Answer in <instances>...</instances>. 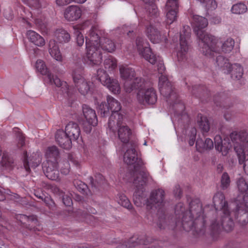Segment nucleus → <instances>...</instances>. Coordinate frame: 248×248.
I'll return each mask as SVG.
<instances>
[{
    "mask_svg": "<svg viewBox=\"0 0 248 248\" xmlns=\"http://www.w3.org/2000/svg\"><path fill=\"white\" fill-rule=\"evenodd\" d=\"M159 68H158L159 72L162 74V73L165 70V67L161 63H159Z\"/></svg>",
    "mask_w": 248,
    "mask_h": 248,
    "instance_id": "nucleus-63",
    "label": "nucleus"
},
{
    "mask_svg": "<svg viewBox=\"0 0 248 248\" xmlns=\"http://www.w3.org/2000/svg\"><path fill=\"white\" fill-rule=\"evenodd\" d=\"M231 145L229 142L224 140L222 145L217 146V150L221 152L222 155H226L230 150Z\"/></svg>",
    "mask_w": 248,
    "mask_h": 248,
    "instance_id": "nucleus-46",
    "label": "nucleus"
},
{
    "mask_svg": "<svg viewBox=\"0 0 248 248\" xmlns=\"http://www.w3.org/2000/svg\"><path fill=\"white\" fill-rule=\"evenodd\" d=\"M167 22L169 24H171L176 19L177 13L178 10H167Z\"/></svg>",
    "mask_w": 248,
    "mask_h": 248,
    "instance_id": "nucleus-45",
    "label": "nucleus"
},
{
    "mask_svg": "<svg viewBox=\"0 0 248 248\" xmlns=\"http://www.w3.org/2000/svg\"><path fill=\"white\" fill-rule=\"evenodd\" d=\"M123 117L124 116H119V118L117 119L114 131L110 130L109 128L108 129L110 131L115 133L116 128H117V134L119 139L123 143H125L126 145L128 144L133 143H128L132 136V132L127 125L123 124Z\"/></svg>",
    "mask_w": 248,
    "mask_h": 248,
    "instance_id": "nucleus-14",
    "label": "nucleus"
},
{
    "mask_svg": "<svg viewBox=\"0 0 248 248\" xmlns=\"http://www.w3.org/2000/svg\"><path fill=\"white\" fill-rule=\"evenodd\" d=\"M73 2V0H56V3L58 6H64Z\"/></svg>",
    "mask_w": 248,
    "mask_h": 248,
    "instance_id": "nucleus-58",
    "label": "nucleus"
},
{
    "mask_svg": "<svg viewBox=\"0 0 248 248\" xmlns=\"http://www.w3.org/2000/svg\"><path fill=\"white\" fill-rule=\"evenodd\" d=\"M45 156L46 162L58 163V159L60 157V151L55 146L47 147L45 152Z\"/></svg>",
    "mask_w": 248,
    "mask_h": 248,
    "instance_id": "nucleus-28",
    "label": "nucleus"
},
{
    "mask_svg": "<svg viewBox=\"0 0 248 248\" xmlns=\"http://www.w3.org/2000/svg\"><path fill=\"white\" fill-rule=\"evenodd\" d=\"M234 41L231 38H227L222 44L221 50L224 53H229L233 49Z\"/></svg>",
    "mask_w": 248,
    "mask_h": 248,
    "instance_id": "nucleus-36",
    "label": "nucleus"
},
{
    "mask_svg": "<svg viewBox=\"0 0 248 248\" xmlns=\"http://www.w3.org/2000/svg\"><path fill=\"white\" fill-rule=\"evenodd\" d=\"M213 205L216 210L219 212V217L211 222V228L213 231H217L222 228L225 231L230 232L234 227L233 218L238 219L239 222L240 216L243 213L238 214L237 207L235 211H231L223 193L218 192L214 195Z\"/></svg>",
    "mask_w": 248,
    "mask_h": 248,
    "instance_id": "nucleus-1",
    "label": "nucleus"
},
{
    "mask_svg": "<svg viewBox=\"0 0 248 248\" xmlns=\"http://www.w3.org/2000/svg\"><path fill=\"white\" fill-rule=\"evenodd\" d=\"M200 120H199L198 122L200 128L203 132H207L209 130L210 125L209 121L206 117L202 116H199Z\"/></svg>",
    "mask_w": 248,
    "mask_h": 248,
    "instance_id": "nucleus-40",
    "label": "nucleus"
},
{
    "mask_svg": "<svg viewBox=\"0 0 248 248\" xmlns=\"http://www.w3.org/2000/svg\"><path fill=\"white\" fill-rule=\"evenodd\" d=\"M98 28L92 27L86 36V57L89 64L98 65L102 61V56L98 43Z\"/></svg>",
    "mask_w": 248,
    "mask_h": 248,
    "instance_id": "nucleus-5",
    "label": "nucleus"
},
{
    "mask_svg": "<svg viewBox=\"0 0 248 248\" xmlns=\"http://www.w3.org/2000/svg\"><path fill=\"white\" fill-rule=\"evenodd\" d=\"M13 163V159L10 158L7 154L3 153L2 156L1 165L7 168H12Z\"/></svg>",
    "mask_w": 248,
    "mask_h": 248,
    "instance_id": "nucleus-48",
    "label": "nucleus"
},
{
    "mask_svg": "<svg viewBox=\"0 0 248 248\" xmlns=\"http://www.w3.org/2000/svg\"><path fill=\"white\" fill-rule=\"evenodd\" d=\"M202 3L207 10H213L217 7V3L215 0H204Z\"/></svg>",
    "mask_w": 248,
    "mask_h": 248,
    "instance_id": "nucleus-49",
    "label": "nucleus"
},
{
    "mask_svg": "<svg viewBox=\"0 0 248 248\" xmlns=\"http://www.w3.org/2000/svg\"><path fill=\"white\" fill-rule=\"evenodd\" d=\"M106 100L107 103L102 102L99 105L98 112L101 117H105L108 116L111 111V114L108 122V127L114 131L117 119L119 118V116H123L120 112L122 106L117 99L110 95L107 96Z\"/></svg>",
    "mask_w": 248,
    "mask_h": 248,
    "instance_id": "nucleus-6",
    "label": "nucleus"
},
{
    "mask_svg": "<svg viewBox=\"0 0 248 248\" xmlns=\"http://www.w3.org/2000/svg\"><path fill=\"white\" fill-rule=\"evenodd\" d=\"M104 64L105 68L110 72L117 67V62L115 58L109 57L105 59Z\"/></svg>",
    "mask_w": 248,
    "mask_h": 248,
    "instance_id": "nucleus-38",
    "label": "nucleus"
},
{
    "mask_svg": "<svg viewBox=\"0 0 248 248\" xmlns=\"http://www.w3.org/2000/svg\"><path fill=\"white\" fill-rule=\"evenodd\" d=\"M152 240L153 239L151 238L147 237L146 236H144L140 239L133 237L129 240L128 246L126 245V247L127 248H129L135 247L138 244H142L144 245L151 244V246L149 247L148 248H160L159 247H155V246L154 244H152Z\"/></svg>",
    "mask_w": 248,
    "mask_h": 248,
    "instance_id": "nucleus-25",
    "label": "nucleus"
},
{
    "mask_svg": "<svg viewBox=\"0 0 248 248\" xmlns=\"http://www.w3.org/2000/svg\"><path fill=\"white\" fill-rule=\"evenodd\" d=\"M97 77L101 83L114 94H119L121 92L120 84L117 79L111 78L105 71L99 69Z\"/></svg>",
    "mask_w": 248,
    "mask_h": 248,
    "instance_id": "nucleus-13",
    "label": "nucleus"
},
{
    "mask_svg": "<svg viewBox=\"0 0 248 248\" xmlns=\"http://www.w3.org/2000/svg\"><path fill=\"white\" fill-rule=\"evenodd\" d=\"M140 176H137L134 179V185L136 190L133 195L134 204L138 207H141L147 202L146 195L144 193V186L145 185L149 176V174L145 171H140Z\"/></svg>",
    "mask_w": 248,
    "mask_h": 248,
    "instance_id": "nucleus-9",
    "label": "nucleus"
},
{
    "mask_svg": "<svg viewBox=\"0 0 248 248\" xmlns=\"http://www.w3.org/2000/svg\"><path fill=\"white\" fill-rule=\"evenodd\" d=\"M120 77L124 82V91L130 93L142 82V78L136 76L134 69L127 65H122L119 68Z\"/></svg>",
    "mask_w": 248,
    "mask_h": 248,
    "instance_id": "nucleus-7",
    "label": "nucleus"
},
{
    "mask_svg": "<svg viewBox=\"0 0 248 248\" xmlns=\"http://www.w3.org/2000/svg\"><path fill=\"white\" fill-rule=\"evenodd\" d=\"M44 202L50 209L54 210L55 208V203L54 201L49 197H45Z\"/></svg>",
    "mask_w": 248,
    "mask_h": 248,
    "instance_id": "nucleus-53",
    "label": "nucleus"
},
{
    "mask_svg": "<svg viewBox=\"0 0 248 248\" xmlns=\"http://www.w3.org/2000/svg\"><path fill=\"white\" fill-rule=\"evenodd\" d=\"M26 35L29 40L34 45L42 47L45 45L44 38L36 32L29 30L27 32Z\"/></svg>",
    "mask_w": 248,
    "mask_h": 248,
    "instance_id": "nucleus-27",
    "label": "nucleus"
},
{
    "mask_svg": "<svg viewBox=\"0 0 248 248\" xmlns=\"http://www.w3.org/2000/svg\"><path fill=\"white\" fill-rule=\"evenodd\" d=\"M98 43L100 44L101 48L108 52H113L116 48V46L114 42L108 38H104L100 39L98 36Z\"/></svg>",
    "mask_w": 248,
    "mask_h": 248,
    "instance_id": "nucleus-30",
    "label": "nucleus"
},
{
    "mask_svg": "<svg viewBox=\"0 0 248 248\" xmlns=\"http://www.w3.org/2000/svg\"><path fill=\"white\" fill-rule=\"evenodd\" d=\"M135 90H137L136 99L139 104L145 106L154 105L156 102L157 95L156 91L153 87L147 86L144 79H142L140 85L136 87Z\"/></svg>",
    "mask_w": 248,
    "mask_h": 248,
    "instance_id": "nucleus-8",
    "label": "nucleus"
},
{
    "mask_svg": "<svg viewBox=\"0 0 248 248\" xmlns=\"http://www.w3.org/2000/svg\"><path fill=\"white\" fill-rule=\"evenodd\" d=\"M184 211L183 203H179L176 205L175 214L176 226H182L186 231L196 229L199 226H204L205 220L201 203L191 202L190 203L189 210L186 212Z\"/></svg>",
    "mask_w": 248,
    "mask_h": 248,
    "instance_id": "nucleus-2",
    "label": "nucleus"
},
{
    "mask_svg": "<svg viewBox=\"0 0 248 248\" xmlns=\"http://www.w3.org/2000/svg\"><path fill=\"white\" fill-rule=\"evenodd\" d=\"M230 178L226 172H224L221 178V187L222 189H225L228 187L230 184Z\"/></svg>",
    "mask_w": 248,
    "mask_h": 248,
    "instance_id": "nucleus-47",
    "label": "nucleus"
},
{
    "mask_svg": "<svg viewBox=\"0 0 248 248\" xmlns=\"http://www.w3.org/2000/svg\"><path fill=\"white\" fill-rule=\"evenodd\" d=\"M83 113L87 123L95 126L97 124V118L95 111L88 106H83Z\"/></svg>",
    "mask_w": 248,
    "mask_h": 248,
    "instance_id": "nucleus-24",
    "label": "nucleus"
},
{
    "mask_svg": "<svg viewBox=\"0 0 248 248\" xmlns=\"http://www.w3.org/2000/svg\"><path fill=\"white\" fill-rule=\"evenodd\" d=\"M136 44L139 54L151 64H155L156 61V58L152 53L148 41L142 37H138L136 39Z\"/></svg>",
    "mask_w": 248,
    "mask_h": 248,
    "instance_id": "nucleus-12",
    "label": "nucleus"
},
{
    "mask_svg": "<svg viewBox=\"0 0 248 248\" xmlns=\"http://www.w3.org/2000/svg\"><path fill=\"white\" fill-rule=\"evenodd\" d=\"M62 201L66 206H70L72 204V198L67 195H64L62 198Z\"/></svg>",
    "mask_w": 248,
    "mask_h": 248,
    "instance_id": "nucleus-55",
    "label": "nucleus"
},
{
    "mask_svg": "<svg viewBox=\"0 0 248 248\" xmlns=\"http://www.w3.org/2000/svg\"><path fill=\"white\" fill-rule=\"evenodd\" d=\"M49 81L50 83L51 84H54L57 87H62V92L67 93L68 92V85L67 84V83L64 81H62L60 80V78H59L57 77H54L53 75H51V80L52 82L50 81L49 79Z\"/></svg>",
    "mask_w": 248,
    "mask_h": 248,
    "instance_id": "nucleus-37",
    "label": "nucleus"
},
{
    "mask_svg": "<svg viewBox=\"0 0 248 248\" xmlns=\"http://www.w3.org/2000/svg\"><path fill=\"white\" fill-rule=\"evenodd\" d=\"M215 148H217V146H220L223 144V141L220 135H216L214 138Z\"/></svg>",
    "mask_w": 248,
    "mask_h": 248,
    "instance_id": "nucleus-57",
    "label": "nucleus"
},
{
    "mask_svg": "<svg viewBox=\"0 0 248 248\" xmlns=\"http://www.w3.org/2000/svg\"><path fill=\"white\" fill-rule=\"evenodd\" d=\"M118 202L119 204L131 211V212L134 213L135 212L129 200L124 195L122 194L118 195Z\"/></svg>",
    "mask_w": 248,
    "mask_h": 248,
    "instance_id": "nucleus-35",
    "label": "nucleus"
},
{
    "mask_svg": "<svg viewBox=\"0 0 248 248\" xmlns=\"http://www.w3.org/2000/svg\"><path fill=\"white\" fill-rule=\"evenodd\" d=\"M73 184L77 190L83 194L88 195V186L83 182L79 180H75Z\"/></svg>",
    "mask_w": 248,
    "mask_h": 248,
    "instance_id": "nucleus-39",
    "label": "nucleus"
},
{
    "mask_svg": "<svg viewBox=\"0 0 248 248\" xmlns=\"http://www.w3.org/2000/svg\"><path fill=\"white\" fill-rule=\"evenodd\" d=\"M166 10H178V3L177 0H168L166 4Z\"/></svg>",
    "mask_w": 248,
    "mask_h": 248,
    "instance_id": "nucleus-50",
    "label": "nucleus"
},
{
    "mask_svg": "<svg viewBox=\"0 0 248 248\" xmlns=\"http://www.w3.org/2000/svg\"><path fill=\"white\" fill-rule=\"evenodd\" d=\"M197 150L199 152H202L205 150L204 141L202 139H198L196 142Z\"/></svg>",
    "mask_w": 248,
    "mask_h": 248,
    "instance_id": "nucleus-52",
    "label": "nucleus"
},
{
    "mask_svg": "<svg viewBox=\"0 0 248 248\" xmlns=\"http://www.w3.org/2000/svg\"><path fill=\"white\" fill-rule=\"evenodd\" d=\"M158 86L160 93L164 96L171 98L176 96L172 84L168 81L166 76L162 74L159 78Z\"/></svg>",
    "mask_w": 248,
    "mask_h": 248,
    "instance_id": "nucleus-18",
    "label": "nucleus"
},
{
    "mask_svg": "<svg viewBox=\"0 0 248 248\" xmlns=\"http://www.w3.org/2000/svg\"><path fill=\"white\" fill-rule=\"evenodd\" d=\"M56 142L62 148L69 149L72 146V141L70 138L63 130L59 129L55 134Z\"/></svg>",
    "mask_w": 248,
    "mask_h": 248,
    "instance_id": "nucleus-22",
    "label": "nucleus"
},
{
    "mask_svg": "<svg viewBox=\"0 0 248 248\" xmlns=\"http://www.w3.org/2000/svg\"><path fill=\"white\" fill-rule=\"evenodd\" d=\"M136 145L135 143L128 144L126 146L128 149L124 156V162L129 165H134V175L136 177L140 176V171H145L143 169V162L140 157H138L135 150Z\"/></svg>",
    "mask_w": 248,
    "mask_h": 248,
    "instance_id": "nucleus-11",
    "label": "nucleus"
},
{
    "mask_svg": "<svg viewBox=\"0 0 248 248\" xmlns=\"http://www.w3.org/2000/svg\"><path fill=\"white\" fill-rule=\"evenodd\" d=\"M48 52L50 56L58 62H62L63 57L57 42L54 39H51L48 43Z\"/></svg>",
    "mask_w": 248,
    "mask_h": 248,
    "instance_id": "nucleus-23",
    "label": "nucleus"
},
{
    "mask_svg": "<svg viewBox=\"0 0 248 248\" xmlns=\"http://www.w3.org/2000/svg\"><path fill=\"white\" fill-rule=\"evenodd\" d=\"M73 78L75 86L79 92L84 95L87 94L90 90V83L76 70L73 71Z\"/></svg>",
    "mask_w": 248,
    "mask_h": 248,
    "instance_id": "nucleus-17",
    "label": "nucleus"
},
{
    "mask_svg": "<svg viewBox=\"0 0 248 248\" xmlns=\"http://www.w3.org/2000/svg\"><path fill=\"white\" fill-rule=\"evenodd\" d=\"M145 33L148 39L154 44H157L162 42H166L167 40L166 36L162 34L152 25L146 27Z\"/></svg>",
    "mask_w": 248,
    "mask_h": 248,
    "instance_id": "nucleus-19",
    "label": "nucleus"
},
{
    "mask_svg": "<svg viewBox=\"0 0 248 248\" xmlns=\"http://www.w3.org/2000/svg\"><path fill=\"white\" fill-rule=\"evenodd\" d=\"M232 12L235 14H242L247 10V6L242 3L234 4L232 7Z\"/></svg>",
    "mask_w": 248,
    "mask_h": 248,
    "instance_id": "nucleus-41",
    "label": "nucleus"
},
{
    "mask_svg": "<svg viewBox=\"0 0 248 248\" xmlns=\"http://www.w3.org/2000/svg\"><path fill=\"white\" fill-rule=\"evenodd\" d=\"M22 2L30 8L39 9L42 7V0H21Z\"/></svg>",
    "mask_w": 248,
    "mask_h": 248,
    "instance_id": "nucleus-42",
    "label": "nucleus"
},
{
    "mask_svg": "<svg viewBox=\"0 0 248 248\" xmlns=\"http://www.w3.org/2000/svg\"><path fill=\"white\" fill-rule=\"evenodd\" d=\"M54 37L59 43H67L71 39L70 34L62 29L56 30L54 32Z\"/></svg>",
    "mask_w": 248,
    "mask_h": 248,
    "instance_id": "nucleus-31",
    "label": "nucleus"
},
{
    "mask_svg": "<svg viewBox=\"0 0 248 248\" xmlns=\"http://www.w3.org/2000/svg\"><path fill=\"white\" fill-rule=\"evenodd\" d=\"M192 133L193 135V136H191L188 142L190 146H193L194 144L195 141L196 129H193L192 130Z\"/></svg>",
    "mask_w": 248,
    "mask_h": 248,
    "instance_id": "nucleus-61",
    "label": "nucleus"
},
{
    "mask_svg": "<svg viewBox=\"0 0 248 248\" xmlns=\"http://www.w3.org/2000/svg\"><path fill=\"white\" fill-rule=\"evenodd\" d=\"M35 67L37 70L41 74L47 76L48 79H49L52 82L51 74L48 71L43 61L41 60H37L36 62Z\"/></svg>",
    "mask_w": 248,
    "mask_h": 248,
    "instance_id": "nucleus-34",
    "label": "nucleus"
},
{
    "mask_svg": "<svg viewBox=\"0 0 248 248\" xmlns=\"http://www.w3.org/2000/svg\"><path fill=\"white\" fill-rule=\"evenodd\" d=\"M226 73L231 74L232 78L239 79L243 74V69L239 64L235 63L230 66V72Z\"/></svg>",
    "mask_w": 248,
    "mask_h": 248,
    "instance_id": "nucleus-32",
    "label": "nucleus"
},
{
    "mask_svg": "<svg viewBox=\"0 0 248 248\" xmlns=\"http://www.w3.org/2000/svg\"><path fill=\"white\" fill-rule=\"evenodd\" d=\"M237 201L238 202H241L243 201L244 202V205L245 206V207L247 209V212H248V192L247 193V195L245 196H239L238 197Z\"/></svg>",
    "mask_w": 248,
    "mask_h": 248,
    "instance_id": "nucleus-54",
    "label": "nucleus"
},
{
    "mask_svg": "<svg viewBox=\"0 0 248 248\" xmlns=\"http://www.w3.org/2000/svg\"><path fill=\"white\" fill-rule=\"evenodd\" d=\"M165 192L162 189H158L154 190L151 193L149 199L146 202L147 207L152 208L153 206L155 208H161L164 205Z\"/></svg>",
    "mask_w": 248,
    "mask_h": 248,
    "instance_id": "nucleus-16",
    "label": "nucleus"
},
{
    "mask_svg": "<svg viewBox=\"0 0 248 248\" xmlns=\"http://www.w3.org/2000/svg\"><path fill=\"white\" fill-rule=\"evenodd\" d=\"M174 195L175 197L180 198L182 194V191L179 185L175 186L174 189Z\"/></svg>",
    "mask_w": 248,
    "mask_h": 248,
    "instance_id": "nucleus-59",
    "label": "nucleus"
},
{
    "mask_svg": "<svg viewBox=\"0 0 248 248\" xmlns=\"http://www.w3.org/2000/svg\"><path fill=\"white\" fill-rule=\"evenodd\" d=\"M61 173L67 174L69 172L70 165L67 161H64L60 163Z\"/></svg>",
    "mask_w": 248,
    "mask_h": 248,
    "instance_id": "nucleus-51",
    "label": "nucleus"
},
{
    "mask_svg": "<svg viewBox=\"0 0 248 248\" xmlns=\"http://www.w3.org/2000/svg\"><path fill=\"white\" fill-rule=\"evenodd\" d=\"M136 29H137V26L136 25L132 27L131 30H130V29L129 30V29H127L126 31H128V32L127 33V35L130 36V33L133 32L135 30H136Z\"/></svg>",
    "mask_w": 248,
    "mask_h": 248,
    "instance_id": "nucleus-64",
    "label": "nucleus"
},
{
    "mask_svg": "<svg viewBox=\"0 0 248 248\" xmlns=\"http://www.w3.org/2000/svg\"><path fill=\"white\" fill-rule=\"evenodd\" d=\"M43 170L49 179L59 180V171L58 169V163L46 162L43 166Z\"/></svg>",
    "mask_w": 248,
    "mask_h": 248,
    "instance_id": "nucleus-20",
    "label": "nucleus"
},
{
    "mask_svg": "<svg viewBox=\"0 0 248 248\" xmlns=\"http://www.w3.org/2000/svg\"><path fill=\"white\" fill-rule=\"evenodd\" d=\"M154 2L146 4L145 9L150 16H156L158 13V9Z\"/></svg>",
    "mask_w": 248,
    "mask_h": 248,
    "instance_id": "nucleus-43",
    "label": "nucleus"
},
{
    "mask_svg": "<svg viewBox=\"0 0 248 248\" xmlns=\"http://www.w3.org/2000/svg\"><path fill=\"white\" fill-rule=\"evenodd\" d=\"M236 185L240 192L235 201L237 212L238 214L243 213L240 216L239 223L242 225H245L248 222V212H247V209L244 205L243 201L238 202L237 199L239 196L243 197L247 195L248 192V184L244 178L240 177L237 180Z\"/></svg>",
    "mask_w": 248,
    "mask_h": 248,
    "instance_id": "nucleus-10",
    "label": "nucleus"
},
{
    "mask_svg": "<svg viewBox=\"0 0 248 248\" xmlns=\"http://www.w3.org/2000/svg\"><path fill=\"white\" fill-rule=\"evenodd\" d=\"M230 138L239 164H243L244 170L248 173V132L245 130L233 131Z\"/></svg>",
    "mask_w": 248,
    "mask_h": 248,
    "instance_id": "nucleus-4",
    "label": "nucleus"
},
{
    "mask_svg": "<svg viewBox=\"0 0 248 248\" xmlns=\"http://www.w3.org/2000/svg\"><path fill=\"white\" fill-rule=\"evenodd\" d=\"M190 29L189 26H184L183 31L180 33V49L178 50L177 56L178 61H183L185 58L188 50V46L186 39L190 34Z\"/></svg>",
    "mask_w": 248,
    "mask_h": 248,
    "instance_id": "nucleus-15",
    "label": "nucleus"
},
{
    "mask_svg": "<svg viewBox=\"0 0 248 248\" xmlns=\"http://www.w3.org/2000/svg\"><path fill=\"white\" fill-rule=\"evenodd\" d=\"M217 65L224 71L225 73L230 72V66L231 65L228 59L222 56H218L216 59Z\"/></svg>",
    "mask_w": 248,
    "mask_h": 248,
    "instance_id": "nucleus-33",
    "label": "nucleus"
},
{
    "mask_svg": "<svg viewBox=\"0 0 248 248\" xmlns=\"http://www.w3.org/2000/svg\"><path fill=\"white\" fill-rule=\"evenodd\" d=\"M81 9L76 5L68 6L64 11V18L69 21H74L78 19L81 16Z\"/></svg>",
    "mask_w": 248,
    "mask_h": 248,
    "instance_id": "nucleus-21",
    "label": "nucleus"
},
{
    "mask_svg": "<svg viewBox=\"0 0 248 248\" xmlns=\"http://www.w3.org/2000/svg\"><path fill=\"white\" fill-rule=\"evenodd\" d=\"M88 124H85L84 125L83 129L85 132L87 133H89L91 132L92 130V126H93L92 125L88 123Z\"/></svg>",
    "mask_w": 248,
    "mask_h": 248,
    "instance_id": "nucleus-62",
    "label": "nucleus"
},
{
    "mask_svg": "<svg viewBox=\"0 0 248 248\" xmlns=\"http://www.w3.org/2000/svg\"><path fill=\"white\" fill-rule=\"evenodd\" d=\"M208 24L207 19L202 16L193 15L192 25L194 31L199 39L200 50L203 55L212 56L214 53H218L219 48L217 46L219 39L204 32L202 29Z\"/></svg>",
    "mask_w": 248,
    "mask_h": 248,
    "instance_id": "nucleus-3",
    "label": "nucleus"
},
{
    "mask_svg": "<svg viewBox=\"0 0 248 248\" xmlns=\"http://www.w3.org/2000/svg\"><path fill=\"white\" fill-rule=\"evenodd\" d=\"M205 146V150L211 149L213 148L214 143L212 140L210 139L207 138L204 141Z\"/></svg>",
    "mask_w": 248,
    "mask_h": 248,
    "instance_id": "nucleus-56",
    "label": "nucleus"
},
{
    "mask_svg": "<svg viewBox=\"0 0 248 248\" xmlns=\"http://www.w3.org/2000/svg\"><path fill=\"white\" fill-rule=\"evenodd\" d=\"M41 159L39 155L37 154H33L30 157L29 161L25 157L24 160V167L27 172H30V167L35 168L39 165Z\"/></svg>",
    "mask_w": 248,
    "mask_h": 248,
    "instance_id": "nucleus-29",
    "label": "nucleus"
},
{
    "mask_svg": "<svg viewBox=\"0 0 248 248\" xmlns=\"http://www.w3.org/2000/svg\"><path fill=\"white\" fill-rule=\"evenodd\" d=\"M166 224V219L165 218H161L157 222V226L160 229H165Z\"/></svg>",
    "mask_w": 248,
    "mask_h": 248,
    "instance_id": "nucleus-60",
    "label": "nucleus"
},
{
    "mask_svg": "<svg viewBox=\"0 0 248 248\" xmlns=\"http://www.w3.org/2000/svg\"><path fill=\"white\" fill-rule=\"evenodd\" d=\"M74 32L76 36L77 43L78 46H82L84 42V37L77 26L73 27Z\"/></svg>",
    "mask_w": 248,
    "mask_h": 248,
    "instance_id": "nucleus-44",
    "label": "nucleus"
},
{
    "mask_svg": "<svg viewBox=\"0 0 248 248\" xmlns=\"http://www.w3.org/2000/svg\"><path fill=\"white\" fill-rule=\"evenodd\" d=\"M71 140H76L80 134V128L78 124L74 122L69 123L65 127V131Z\"/></svg>",
    "mask_w": 248,
    "mask_h": 248,
    "instance_id": "nucleus-26",
    "label": "nucleus"
}]
</instances>
